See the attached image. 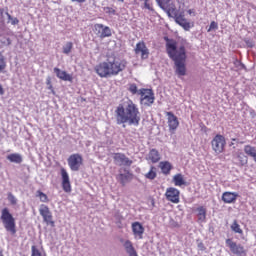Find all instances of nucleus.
<instances>
[{"label":"nucleus","instance_id":"nucleus-31","mask_svg":"<svg viewBox=\"0 0 256 256\" xmlns=\"http://www.w3.org/2000/svg\"><path fill=\"white\" fill-rule=\"evenodd\" d=\"M231 229L234 233H238V235H243V229H241V225H239V222L237 220H234Z\"/></svg>","mask_w":256,"mask_h":256},{"label":"nucleus","instance_id":"nucleus-3","mask_svg":"<svg viewBox=\"0 0 256 256\" xmlns=\"http://www.w3.org/2000/svg\"><path fill=\"white\" fill-rule=\"evenodd\" d=\"M127 65H129V62L125 59L114 58L100 62L95 66L94 71L98 74V77L107 79L109 77H117L119 73H123L127 69Z\"/></svg>","mask_w":256,"mask_h":256},{"label":"nucleus","instance_id":"nucleus-45","mask_svg":"<svg viewBox=\"0 0 256 256\" xmlns=\"http://www.w3.org/2000/svg\"><path fill=\"white\" fill-rule=\"evenodd\" d=\"M18 24H19V19L14 18V19L12 20V25H18Z\"/></svg>","mask_w":256,"mask_h":256},{"label":"nucleus","instance_id":"nucleus-10","mask_svg":"<svg viewBox=\"0 0 256 256\" xmlns=\"http://www.w3.org/2000/svg\"><path fill=\"white\" fill-rule=\"evenodd\" d=\"M67 161L68 167H70L72 171H79L83 165V156H81L79 153H75L70 155Z\"/></svg>","mask_w":256,"mask_h":256},{"label":"nucleus","instance_id":"nucleus-7","mask_svg":"<svg viewBox=\"0 0 256 256\" xmlns=\"http://www.w3.org/2000/svg\"><path fill=\"white\" fill-rule=\"evenodd\" d=\"M140 101L142 105L146 107H151L155 103V94L151 89H140Z\"/></svg>","mask_w":256,"mask_h":256},{"label":"nucleus","instance_id":"nucleus-1","mask_svg":"<svg viewBox=\"0 0 256 256\" xmlns=\"http://www.w3.org/2000/svg\"><path fill=\"white\" fill-rule=\"evenodd\" d=\"M164 41H166V52L170 59L174 61L176 75L185 77V75H187V67L185 66L187 50L185 45L181 44L177 46V41L169 37H164Z\"/></svg>","mask_w":256,"mask_h":256},{"label":"nucleus","instance_id":"nucleus-24","mask_svg":"<svg viewBox=\"0 0 256 256\" xmlns=\"http://www.w3.org/2000/svg\"><path fill=\"white\" fill-rule=\"evenodd\" d=\"M124 248L126 253H128L129 256H139L137 254V250H135V247H133V242H131L130 240H126L124 242Z\"/></svg>","mask_w":256,"mask_h":256},{"label":"nucleus","instance_id":"nucleus-21","mask_svg":"<svg viewBox=\"0 0 256 256\" xmlns=\"http://www.w3.org/2000/svg\"><path fill=\"white\" fill-rule=\"evenodd\" d=\"M146 161H151L152 163H159L161 161V154L159 150L153 148L149 151Z\"/></svg>","mask_w":256,"mask_h":256},{"label":"nucleus","instance_id":"nucleus-32","mask_svg":"<svg viewBox=\"0 0 256 256\" xmlns=\"http://www.w3.org/2000/svg\"><path fill=\"white\" fill-rule=\"evenodd\" d=\"M6 69H7V60L5 59V56H3V53L0 52V73H5Z\"/></svg>","mask_w":256,"mask_h":256},{"label":"nucleus","instance_id":"nucleus-38","mask_svg":"<svg viewBox=\"0 0 256 256\" xmlns=\"http://www.w3.org/2000/svg\"><path fill=\"white\" fill-rule=\"evenodd\" d=\"M217 29H219V24H217V22H215V21H212V22L210 23V26H209L207 32H208V33H211V31H215V30H217Z\"/></svg>","mask_w":256,"mask_h":256},{"label":"nucleus","instance_id":"nucleus-39","mask_svg":"<svg viewBox=\"0 0 256 256\" xmlns=\"http://www.w3.org/2000/svg\"><path fill=\"white\" fill-rule=\"evenodd\" d=\"M8 201H9V203H11L12 205H16V204H17V198H16L15 195H13V193H11V192L8 193Z\"/></svg>","mask_w":256,"mask_h":256},{"label":"nucleus","instance_id":"nucleus-28","mask_svg":"<svg viewBox=\"0 0 256 256\" xmlns=\"http://www.w3.org/2000/svg\"><path fill=\"white\" fill-rule=\"evenodd\" d=\"M8 161H10V163H23V157L21 156V154H17V153H12L9 154L7 156Z\"/></svg>","mask_w":256,"mask_h":256},{"label":"nucleus","instance_id":"nucleus-47","mask_svg":"<svg viewBox=\"0 0 256 256\" xmlns=\"http://www.w3.org/2000/svg\"><path fill=\"white\" fill-rule=\"evenodd\" d=\"M8 19H11V14H9L8 12L6 13Z\"/></svg>","mask_w":256,"mask_h":256},{"label":"nucleus","instance_id":"nucleus-8","mask_svg":"<svg viewBox=\"0 0 256 256\" xmlns=\"http://www.w3.org/2000/svg\"><path fill=\"white\" fill-rule=\"evenodd\" d=\"M226 246L230 249L233 255L237 256H247V250L241 244H237V242L233 241V239H226Z\"/></svg>","mask_w":256,"mask_h":256},{"label":"nucleus","instance_id":"nucleus-6","mask_svg":"<svg viewBox=\"0 0 256 256\" xmlns=\"http://www.w3.org/2000/svg\"><path fill=\"white\" fill-rule=\"evenodd\" d=\"M226 145H227V140L225 139V136L221 134H217L216 136H214V138L211 141L212 150L217 155H221V153L225 151Z\"/></svg>","mask_w":256,"mask_h":256},{"label":"nucleus","instance_id":"nucleus-4","mask_svg":"<svg viewBox=\"0 0 256 256\" xmlns=\"http://www.w3.org/2000/svg\"><path fill=\"white\" fill-rule=\"evenodd\" d=\"M0 221H2L4 229L7 231V233H10V235L13 237L17 235V224L15 222V217H13V214H11L9 208L5 207L1 210Z\"/></svg>","mask_w":256,"mask_h":256},{"label":"nucleus","instance_id":"nucleus-11","mask_svg":"<svg viewBox=\"0 0 256 256\" xmlns=\"http://www.w3.org/2000/svg\"><path fill=\"white\" fill-rule=\"evenodd\" d=\"M164 195L170 203L177 204L181 201V191L175 187L167 188Z\"/></svg>","mask_w":256,"mask_h":256},{"label":"nucleus","instance_id":"nucleus-30","mask_svg":"<svg viewBox=\"0 0 256 256\" xmlns=\"http://www.w3.org/2000/svg\"><path fill=\"white\" fill-rule=\"evenodd\" d=\"M237 159L239 167H245V165H247V157L243 152L237 154Z\"/></svg>","mask_w":256,"mask_h":256},{"label":"nucleus","instance_id":"nucleus-26","mask_svg":"<svg viewBox=\"0 0 256 256\" xmlns=\"http://www.w3.org/2000/svg\"><path fill=\"white\" fill-rule=\"evenodd\" d=\"M244 153L248 155V157H252L254 162L256 163V147L251 145L244 146Z\"/></svg>","mask_w":256,"mask_h":256},{"label":"nucleus","instance_id":"nucleus-27","mask_svg":"<svg viewBox=\"0 0 256 256\" xmlns=\"http://www.w3.org/2000/svg\"><path fill=\"white\" fill-rule=\"evenodd\" d=\"M173 183L175 187H182V185H186L185 177H183V174L178 173L173 176Z\"/></svg>","mask_w":256,"mask_h":256},{"label":"nucleus","instance_id":"nucleus-15","mask_svg":"<svg viewBox=\"0 0 256 256\" xmlns=\"http://www.w3.org/2000/svg\"><path fill=\"white\" fill-rule=\"evenodd\" d=\"M94 32L100 37V39H105L106 37H111V28L103 24H95Z\"/></svg>","mask_w":256,"mask_h":256},{"label":"nucleus","instance_id":"nucleus-5","mask_svg":"<svg viewBox=\"0 0 256 256\" xmlns=\"http://www.w3.org/2000/svg\"><path fill=\"white\" fill-rule=\"evenodd\" d=\"M170 15L175 17L176 23L180 25V27H183L184 31H190L191 27H193V24L187 21L183 12L179 14L177 8H170Z\"/></svg>","mask_w":256,"mask_h":256},{"label":"nucleus","instance_id":"nucleus-18","mask_svg":"<svg viewBox=\"0 0 256 256\" xmlns=\"http://www.w3.org/2000/svg\"><path fill=\"white\" fill-rule=\"evenodd\" d=\"M132 233L135 239H143V234L145 233V227L140 222L132 223Z\"/></svg>","mask_w":256,"mask_h":256},{"label":"nucleus","instance_id":"nucleus-33","mask_svg":"<svg viewBox=\"0 0 256 256\" xmlns=\"http://www.w3.org/2000/svg\"><path fill=\"white\" fill-rule=\"evenodd\" d=\"M36 197H39L41 203H49V196H47V194L43 193L41 190L36 192Z\"/></svg>","mask_w":256,"mask_h":256},{"label":"nucleus","instance_id":"nucleus-37","mask_svg":"<svg viewBox=\"0 0 256 256\" xmlns=\"http://www.w3.org/2000/svg\"><path fill=\"white\" fill-rule=\"evenodd\" d=\"M128 91L132 94V95H137V84L132 83L128 85Z\"/></svg>","mask_w":256,"mask_h":256},{"label":"nucleus","instance_id":"nucleus-46","mask_svg":"<svg viewBox=\"0 0 256 256\" xmlns=\"http://www.w3.org/2000/svg\"><path fill=\"white\" fill-rule=\"evenodd\" d=\"M0 95H5V90L3 89V85L0 84Z\"/></svg>","mask_w":256,"mask_h":256},{"label":"nucleus","instance_id":"nucleus-23","mask_svg":"<svg viewBox=\"0 0 256 256\" xmlns=\"http://www.w3.org/2000/svg\"><path fill=\"white\" fill-rule=\"evenodd\" d=\"M196 211L199 223H205L207 221V208L205 206H199L196 208Z\"/></svg>","mask_w":256,"mask_h":256},{"label":"nucleus","instance_id":"nucleus-16","mask_svg":"<svg viewBox=\"0 0 256 256\" xmlns=\"http://www.w3.org/2000/svg\"><path fill=\"white\" fill-rule=\"evenodd\" d=\"M113 159L116 163L124 165V167H131L133 165V160L129 159L127 155L121 152L114 153Z\"/></svg>","mask_w":256,"mask_h":256},{"label":"nucleus","instance_id":"nucleus-49","mask_svg":"<svg viewBox=\"0 0 256 256\" xmlns=\"http://www.w3.org/2000/svg\"><path fill=\"white\" fill-rule=\"evenodd\" d=\"M0 256H3V252H0Z\"/></svg>","mask_w":256,"mask_h":256},{"label":"nucleus","instance_id":"nucleus-35","mask_svg":"<svg viewBox=\"0 0 256 256\" xmlns=\"http://www.w3.org/2000/svg\"><path fill=\"white\" fill-rule=\"evenodd\" d=\"M0 43L3 47H9L12 41H11V38H9V36L1 35Z\"/></svg>","mask_w":256,"mask_h":256},{"label":"nucleus","instance_id":"nucleus-25","mask_svg":"<svg viewBox=\"0 0 256 256\" xmlns=\"http://www.w3.org/2000/svg\"><path fill=\"white\" fill-rule=\"evenodd\" d=\"M159 167H160L163 175H170L171 169H173V165L170 164L169 161H161L159 163Z\"/></svg>","mask_w":256,"mask_h":256},{"label":"nucleus","instance_id":"nucleus-9","mask_svg":"<svg viewBox=\"0 0 256 256\" xmlns=\"http://www.w3.org/2000/svg\"><path fill=\"white\" fill-rule=\"evenodd\" d=\"M39 213H40L41 217L43 218L44 223H46V225L55 227V221H53V213H51L49 206H47L45 204L40 205Z\"/></svg>","mask_w":256,"mask_h":256},{"label":"nucleus","instance_id":"nucleus-14","mask_svg":"<svg viewBox=\"0 0 256 256\" xmlns=\"http://www.w3.org/2000/svg\"><path fill=\"white\" fill-rule=\"evenodd\" d=\"M135 55H140L141 59H149V48L144 41H139L134 48Z\"/></svg>","mask_w":256,"mask_h":256},{"label":"nucleus","instance_id":"nucleus-2","mask_svg":"<svg viewBox=\"0 0 256 256\" xmlns=\"http://www.w3.org/2000/svg\"><path fill=\"white\" fill-rule=\"evenodd\" d=\"M115 118L117 125L127 123L128 125L139 127V123H141V111H139V106L135 102L128 100L125 106L119 104L116 107Z\"/></svg>","mask_w":256,"mask_h":256},{"label":"nucleus","instance_id":"nucleus-29","mask_svg":"<svg viewBox=\"0 0 256 256\" xmlns=\"http://www.w3.org/2000/svg\"><path fill=\"white\" fill-rule=\"evenodd\" d=\"M145 178L153 181V179L157 178V168L155 166H151L148 173L145 174Z\"/></svg>","mask_w":256,"mask_h":256},{"label":"nucleus","instance_id":"nucleus-41","mask_svg":"<svg viewBox=\"0 0 256 256\" xmlns=\"http://www.w3.org/2000/svg\"><path fill=\"white\" fill-rule=\"evenodd\" d=\"M144 2V9H148V11H155L153 9V5L149 3V0H141Z\"/></svg>","mask_w":256,"mask_h":256},{"label":"nucleus","instance_id":"nucleus-50","mask_svg":"<svg viewBox=\"0 0 256 256\" xmlns=\"http://www.w3.org/2000/svg\"><path fill=\"white\" fill-rule=\"evenodd\" d=\"M233 145V143L230 144V147Z\"/></svg>","mask_w":256,"mask_h":256},{"label":"nucleus","instance_id":"nucleus-34","mask_svg":"<svg viewBox=\"0 0 256 256\" xmlns=\"http://www.w3.org/2000/svg\"><path fill=\"white\" fill-rule=\"evenodd\" d=\"M71 51H73V42H66L62 48V53H64V55H69Z\"/></svg>","mask_w":256,"mask_h":256},{"label":"nucleus","instance_id":"nucleus-44","mask_svg":"<svg viewBox=\"0 0 256 256\" xmlns=\"http://www.w3.org/2000/svg\"><path fill=\"white\" fill-rule=\"evenodd\" d=\"M72 1V3H80V4H82V3H85V1H87V0H71Z\"/></svg>","mask_w":256,"mask_h":256},{"label":"nucleus","instance_id":"nucleus-19","mask_svg":"<svg viewBox=\"0 0 256 256\" xmlns=\"http://www.w3.org/2000/svg\"><path fill=\"white\" fill-rule=\"evenodd\" d=\"M54 73L58 79L61 81H68L69 83H73V75L67 73L65 70H60L59 68H54Z\"/></svg>","mask_w":256,"mask_h":256},{"label":"nucleus","instance_id":"nucleus-42","mask_svg":"<svg viewBox=\"0 0 256 256\" xmlns=\"http://www.w3.org/2000/svg\"><path fill=\"white\" fill-rule=\"evenodd\" d=\"M198 247L200 248V251H205V244H203V242H200L199 244H198Z\"/></svg>","mask_w":256,"mask_h":256},{"label":"nucleus","instance_id":"nucleus-13","mask_svg":"<svg viewBox=\"0 0 256 256\" xmlns=\"http://www.w3.org/2000/svg\"><path fill=\"white\" fill-rule=\"evenodd\" d=\"M124 171V173H123ZM116 180L122 187H125L127 183L133 181V173H131L129 170L125 169H120L119 174L116 176Z\"/></svg>","mask_w":256,"mask_h":256},{"label":"nucleus","instance_id":"nucleus-20","mask_svg":"<svg viewBox=\"0 0 256 256\" xmlns=\"http://www.w3.org/2000/svg\"><path fill=\"white\" fill-rule=\"evenodd\" d=\"M238 197L239 194L237 192L226 191L222 194V201L223 203L231 205V203H235V201H237Z\"/></svg>","mask_w":256,"mask_h":256},{"label":"nucleus","instance_id":"nucleus-51","mask_svg":"<svg viewBox=\"0 0 256 256\" xmlns=\"http://www.w3.org/2000/svg\"><path fill=\"white\" fill-rule=\"evenodd\" d=\"M0 167H1V163H0Z\"/></svg>","mask_w":256,"mask_h":256},{"label":"nucleus","instance_id":"nucleus-36","mask_svg":"<svg viewBox=\"0 0 256 256\" xmlns=\"http://www.w3.org/2000/svg\"><path fill=\"white\" fill-rule=\"evenodd\" d=\"M46 85H47V89L49 91H51V94L55 95V88H53V84L51 82V77H49V76L46 78Z\"/></svg>","mask_w":256,"mask_h":256},{"label":"nucleus","instance_id":"nucleus-40","mask_svg":"<svg viewBox=\"0 0 256 256\" xmlns=\"http://www.w3.org/2000/svg\"><path fill=\"white\" fill-rule=\"evenodd\" d=\"M104 12L107 15H116L117 11L114 8L111 7H104Z\"/></svg>","mask_w":256,"mask_h":256},{"label":"nucleus","instance_id":"nucleus-22","mask_svg":"<svg viewBox=\"0 0 256 256\" xmlns=\"http://www.w3.org/2000/svg\"><path fill=\"white\" fill-rule=\"evenodd\" d=\"M156 3H158L161 9H166L169 15H171L170 9H177V7H175L171 0H156Z\"/></svg>","mask_w":256,"mask_h":256},{"label":"nucleus","instance_id":"nucleus-12","mask_svg":"<svg viewBox=\"0 0 256 256\" xmlns=\"http://www.w3.org/2000/svg\"><path fill=\"white\" fill-rule=\"evenodd\" d=\"M169 132L173 135L179 129V118L173 112H165Z\"/></svg>","mask_w":256,"mask_h":256},{"label":"nucleus","instance_id":"nucleus-17","mask_svg":"<svg viewBox=\"0 0 256 256\" xmlns=\"http://www.w3.org/2000/svg\"><path fill=\"white\" fill-rule=\"evenodd\" d=\"M61 178H62V189L65 193H71V181L69 180V173L65 168L60 169Z\"/></svg>","mask_w":256,"mask_h":256},{"label":"nucleus","instance_id":"nucleus-48","mask_svg":"<svg viewBox=\"0 0 256 256\" xmlns=\"http://www.w3.org/2000/svg\"><path fill=\"white\" fill-rule=\"evenodd\" d=\"M232 141H237V139H235V138H232Z\"/></svg>","mask_w":256,"mask_h":256},{"label":"nucleus","instance_id":"nucleus-43","mask_svg":"<svg viewBox=\"0 0 256 256\" xmlns=\"http://www.w3.org/2000/svg\"><path fill=\"white\" fill-rule=\"evenodd\" d=\"M187 13L188 15H193V17H195V9H189Z\"/></svg>","mask_w":256,"mask_h":256}]
</instances>
